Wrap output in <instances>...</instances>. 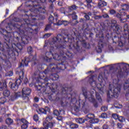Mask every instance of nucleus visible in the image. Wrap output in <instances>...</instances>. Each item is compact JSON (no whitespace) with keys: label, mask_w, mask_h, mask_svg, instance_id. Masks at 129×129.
Returning <instances> with one entry per match:
<instances>
[{"label":"nucleus","mask_w":129,"mask_h":129,"mask_svg":"<svg viewBox=\"0 0 129 129\" xmlns=\"http://www.w3.org/2000/svg\"><path fill=\"white\" fill-rule=\"evenodd\" d=\"M120 14L119 13H117L116 15V18H118V19H119L120 21V22L121 23L123 22L122 21L124 20L123 19V16H125L126 14H125V12H121V10L119 11ZM124 14V15H123Z\"/></svg>","instance_id":"6"},{"label":"nucleus","mask_w":129,"mask_h":129,"mask_svg":"<svg viewBox=\"0 0 129 129\" xmlns=\"http://www.w3.org/2000/svg\"><path fill=\"white\" fill-rule=\"evenodd\" d=\"M14 122V121L13 120V119L9 118L8 119H6V123L7 124H12V123H13V122Z\"/></svg>","instance_id":"19"},{"label":"nucleus","mask_w":129,"mask_h":129,"mask_svg":"<svg viewBox=\"0 0 129 129\" xmlns=\"http://www.w3.org/2000/svg\"><path fill=\"white\" fill-rule=\"evenodd\" d=\"M0 129H7V126L4 125L0 127Z\"/></svg>","instance_id":"44"},{"label":"nucleus","mask_w":129,"mask_h":129,"mask_svg":"<svg viewBox=\"0 0 129 129\" xmlns=\"http://www.w3.org/2000/svg\"><path fill=\"white\" fill-rule=\"evenodd\" d=\"M6 111H7V110L5 108H2L0 110V112L2 114H5V113H6Z\"/></svg>","instance_id":"22"},{"label":"nucleus","mask_w":129,"mask_h":129,"mask_svg":"<svg viewBox=\"0 0 129 129\" xmlns=\"http://www.w3.org/2000/svg\"><path fill=\"white\" fill-rule=\"evenodd\" d=\"M86 2L87 3V4H88L87 5L88 7H89V6H90L89 5V4H90V3H92V0H86Z\"/></svg>","instance_id":"35"},{"label":"nucleus","mask_w":129,"mask_h":129,"mask_svg":"<svg viewBox=\"0 0 129 129\" xmlns=\"http://www.w3.org/2000/svg\"><path fill=\"white\" fill-rule=\"evenodd\" d=\"M76 9H77V7L75 5H73L71 7H69V10H70V11H73V10H76Z\"/></svg>","instance_id":"23"},{"label":"nucleus","mask_w":129,"mask_h":129,"mask_svg":"<svg viewBox=\"0 0 129 129\" xmlns=\"http://www.w3.org/2000/svg\"><path fill=\"white\" fill-rule=\"evenodd\" d=\"M118 65L120 67H123L125 66L126 67H128L129 65L128 64H126L125 63H119Z\"/></svg>","instance_id":"30"},{"label":"nucleus","mask_w":129,"mask_h":129,"mask_svg":"<svg viewBox=\"0 0 129 129\" xmlns=\"http://www.w3.org/2000/svg\"><path fill=\"white\" fill-rule=\"evenodd\" d=\"M126 18H127L128 19H129V15H126Z\"/></svg>","instance_id":"56"},{"label":"nucleus","mask_w":129,"mask_h":129,"mask_svg":"<svg viewBox=\"0 0 129 129\" xmlns=\"http://www.w3.org/2000/svg\"><path fill=\"white\" fill-rule=\"evenodd\" d=\"M120 81L113 80V84L109 85V91L108 95L114 96L115 98L118 97V95L120 93Z\"/></svg>","instance_id":"2"},{"label":"nucleus","mask_w":129,"mask_h":129,"mask_svg":"<svg viewBox=\"0 0 129 129\" xmlns=\"http://www.w3.org/2000/svg\"><path fill=\"white\" fill-rule=\"evenodd\" d=\"M39 111H40L41 113H44V114H46V113H47V111L48 112L50 111V108L48 107H45V109L40 108L39 109Z\"/></svg>","instance_id":"10"},{"label":"nucleus","mask_w":129,"mask_h":129,"mask_svg":"<svg viewBox=\"0 0 129 129\" xmlns=\"http://www.w3.org/2000/svg\"><path fill=\"white\" fill-rule=\"evenodd\" d=\"M52 117L51 116H48L46 119L45 121H44L43 122V125L46 129L50 128L53 127L54 126L55 123H52V122H49V121H51L52 119Z\"/></svg>","instance_id":"4"},{"label":"nucleus","mask_w":129,"mask_h":129,"mask_svg":"<svg viewBox=\"0 0 129 129\" xmlns=\"http://www.w3.org/2000/svg\"><path fill=\"white\" fill-rule=\"evenodd\" d=\"M58 6H62V4L60 2L58 3Z\"/></svg>","instance_id":"54"},{"label":"nucleus","mask_w":129,"mask_h":129,"mask_svg":"<svg viewBox=\"0 0 129 129\" xmlns=\"http://www.w3.org/2000/svg\"><path fill=\"white\" fill-rule=\"evenodd\" d=\"M2 121V118L0 117V122Z\"/></svg>","instance_id":"62"},{"label":"nucleus","mask_w":129,"mask_h":129,"mask_svg":"<svg viewBox=\"0 0 129 129\" xmlns=\"http://www.w3.org/2000/svg\"><path fill=\"white\" fill-rule=\"evenodd\" d=\"M49 26H47L45 29H48Z\"/></svg>","instance_id":"61"},{"label":"nucleus","mask_w":129,"mask_h":129,"mask_svg":"<svg viewBox=\"0 0 129 129\" xmlns=\"http://www.w3.org/2000/svg\"><path fill=\"white\" fill-rule=\"evenodd\" d=\"M101 109L103 111H106L107 110V107H102Z\"/></svg>","instance_id":"34"},{"label":"nucleus","mask_w":129,"mask_h":129,"mask_svg":"<svg viewBox=\"0 0 129 129\" xmlns=\"http://www.w3.org/2000/svg\"><path fill=\"white\" fill-rule=\"evenodd\" d=\"M94 116V114H89L87 115V117L91 119L90 120V122H91V123H97V122H98L99 120L98 118H92V117H93Z\"/></svg>","instance_id":"7"},{"label":"nucleus","mask_w":129,"mask_h":129,"mask_svg":"<svg viewBox=\"0 0 129 129\" xmlns=\"http://www.w3.org/2000/svg\"><path fill=\"white\" fill-rule=\"evenodd\" d=\"M101 117L102 118H106L107 117V115L105 113H103L101 115Z\"/></svg>","instance_id":"27"},{"label":"nucleus","mask_w":129,"mask_h":129,"mask_svg":"<svg viewBox=\"0 0 129 129\" xmlns=\"http://www.w3.org/2000/svg\"><path fill=\"white\" fill-rule=\"evenodd\" d=\"M70 127L71 128H77L78 127V125L77 124H72L70 125Z\"/></svg>","instance_id":"20"},{"label":"nucleus","mask_w":129,"mask_h":129,"mask_svg":"<svg viewBox=\"0 0 129 129\" xmlns=\"http://www.w3.org/2000/svg\"><path fill=\"white\" fill-rule=\"evenodd\" d=\"M117 126H118V128H121L122 127V125H121V124L118 123L117 124Z\"/></svg>","instance_id":"41"},{"label":"nucleus","mask_w":129,"mask_h":129,"mask_svg":"<svg viewBox=\"0 0 129 129\" xmlns=\"http://www.w3.org/2000/svg\"><path fill=\"white\" fill-rule=\"evenodd\" d=\"M52 56L53 57V59H54L55 60H59L58 58L60 56L57 54H55L54 55H52Z\"/></svg>","instance_id":"24"},{"label":"nucleus","mask_w":129,"mask_h":129,"mask_svg":"<svg viewBox=\"0 0 129 129\" xmlns=\"http://www.w3.org/2000/svg\"><path fill=\"white\" fill-rule=\"evenodd\" d=\"M85 19H86V20H89L90 18L89 17V16L86 15L85 16Z\"/></svg>","instance_id":"43"},{"label":"nucleus","mask_w":129,"mask_h":129,"mask_svg":"<svg viewBox=\"0 0 129 129\" xmlns=\"http://www.w3.org/2000/svg\"><path fill=\"white\" fill-rule=\"evenodd\" d=\"M103 18H108V15H107V14H104L103 15Z\"/></svg>","instance_id":"48"},{"label":"nucleus","mask_w":129,"mask_h":129,"mask_svg":"<svg viewBox=\"0 0 129 129\" xmlns=\"http://www.w3.org/2000/svg\"><path fill=\"white\" fill-rule=\"evenodd\" d=\"M54 40H57V38H54Z\"/></svg>","instance_id":"59"},{"label":"nucleus","mask_w":129,"mask_h":129,"mask_svg":"<svg viewBox=\"0 0 129 129\" xmlns=\"http://www.w3.org/2000/svg\"><path fill=\"white\" fill-rule=\"evenodd\" d=\"M50 2H51V3H54V2H55V0H50Z\"/></svg>","instance_id":"55"},{"label":"nucleus","mask_w":129,"mask_h":129,"mask_svg":"<svg viewBox=\"0 0 129 129\" xmlns=\"http://www.w3.org/2000/svg\"><path fill=\"white\" fill-rule=\"evenodd\" d=\"M53 77L55 78L54 79L55 80H57L58 79V78H59V76H58V75H57V74L54 75Z\"/></svg>","instance_id":"36"},{"label":"nucleus","mask_w":129,"mask_h":129,"mask_svg":"<svg viewBox=\"0 0 129 129\" xmlns=\"http://www.w3.org/2000/svg\"><path fill=\"white\" fill-rule=\"evenodd\" d=\"M20 77H22V78L24 77V72L21 71L20 73Z\"/></svg>","instance_id":"37"},{"label":"nucleus","mask_w":129,"mask_h":129,"mask_svg":"<svg viewBox=\"0 0 129 129\" xmlns=\"http://www.w3.org/2000/svg\"><path fill=\"white\" fill-rule=\"evenodd\" d=\"M32 51V47H30L28 48V52H31Z\"/></svg>","instance_id":"51"},{"label":"nucleus","mask_w":129,"mask_h":129,"mask_svg":"<svg viewBox=\"0 0 129 129\" xmlns=\"http://www.w3.org/2000/svg\"><path fill=\"white\" fill-rule=\"evenodd\" d=\"M103 129H108V125L107 124L103 125Z\"/></svg>","instance_id":"38"},{"label":"nucleus","mask_w":129,"mask_h":129,"mask_svg":"<svg viewBox=\"0 0 129 129\" xmlns=\"http://www.w3.org/2000/svg\"><path fill=\"white\" fill-rule=\"evenodd\" d=\"M56 118L58 120H62V117L61 116H58V117H57Z\"/></svg>","instance_id":"45"},{"label":"nucleus","mask_w":129,"mask_h":129,"mask_svg":"<svg viewBox=\"0 0 129 129\" xmlns=\"http://www.w3.org/2000/svg\"><path fill=\"white\" fill-rule=\"evenodd\" d=\"M22 94L24 95H29L31 94V90L28 88H24L22 90Z\"/></svg>","instance_id":"8"},{"label":"nucleus","mask_w":129,"mask_h":129,"mask_svg":"<svg viewBox=\"0 0 129 129\" xmlns=\"http://www.w3.org/2000/svg\"><path fill=\"white\" fill-rule=\"evenodd\" d=\"M72 18L73 20H76L77 19V16L75 13H73L72 15Z\"/></svg>","instance_id":"28"},{"label":"nucleus","mask_w":129,"mask_h":129,"mask_svg":"<svg viewBox=\"0 0 129 129\" xmlns=\"http://www.w3.org/2000/svg\"><path fill=\"white\" fill-rule=\"evenodd\" d=\"M55 25H57V26H61V25H63L62 21H58L56 24H55Z\"/></svg>","instance_id":"31"},{"label":"nucleus","mask_w":129,"mask_h":129,"mask_svg":"<svg viewBox=\"0 0 129 129\" xmlns=\"http://www.w3.org/2000/svg\"><path fill=\"white\" fill-rule=\"evenodd\" d=\"M4 85L3 88H7V85L6 84H4Z\"/></svg>","instance_id":"53"},{"label":"nucleus","mask_w":129,"mask_h":129,"mask_svg":"<svg viewBox=\"0 0 129 129\" xmlns=\"http://www.w3.org/2000/svg\"><path fill=\"white\" fill-rule=\"evenodd\" d=\"M28 66V60L27 59L23 60L21 66L19 67V68H21V67H24V66Z\"/></svg>","instance_id":"14"},{"label":"nucleus","mask_w":129,"mask_h":129,"mask_svg":"<svg viewBox=\"0 0 129 129\" xmlns=\"http://www.w3.org/2000/svg\"><path fill=\"white\" fill-rule=\"evenodd\" d=\"M97 52H98V53H101V48H99V49L97 50Z\"/></svg>","instance_id":"49"},{"label":"nucleus","mask_w":129,"mask_h":129,"mask_svg":"<svg viewBox=\"0 0 129 129\" xmlns=\"http://www.w3.org/2000/svg\"><path fill=\"white\" fill-rule=\"evenodd\" d=\"M61 112H64V111H60V112L58 111L57 110H54L53 112V114L54 115H56V116H58V115H59V114H61Z\"/></svg>","instance_id":"18"},{"label":"nucleus","mask_w":129,"mask_h":129,"mask_svg":"<svg viewBox=\"0 0 129 129\" xmlns=\"http://www.w3.org/2000/svg\"><path fill=\"white\" fill-rule=\"evenodd\" d=\"M95 93L97 99H98V100H99L100 102H101V97H100V95L98 94V93L96 92V91L94 89H93L91 90L90 95H89L88 96H87L86 95H85V96L86 98H88L89 101H90L91 102H93V103H94V102H95V99H94V96L93 95V94H94V93Z\"/></svg>","instance_id":"3"},{"label":"nucleus","mask_w":129,"mask_h":129,"mask_svg":"<svg viewBox=\"0 0 129 129\" xmlns=\"http://www.w3.org/2000/svg\"><path fill=\"white\" fill-rule=\"evenodd\" d=\"M76 121L78 123H84L85 122V119L84 118H78L76 120Z\"/></svg>","instance_id":"15"},{"label":"nucleus","mask_w":129,"mask_h":129,"mask_svg":"<svg viewBox=\"0 0 129 129\" xmlns=\"http://www.w3.org/2000/svg\"><path fill=\"white\" fill-rule=\"evenodd\" d=\"M128 9H129V6L126 4L122 5L121 6L122 11H127V10H128Z\"/></svg>","instance_id":"17"},{"label":"nucleus","mask_w":129,"mask_h":129,"mask_svg":"<svg viewBox=\"0 0 129 129\" xmlns=\"http://www.w3.org/2000/svg\"><path fill=\"white\" fill-rule=\"evenodd\" d=\"M52 20H54V18L53 17L51 18Z\"/></svg>","instance_id":"63"},{"label":"nucleus","mask_w":129,"mask_h":129,"mask_svg":"<svg viewBox=\"0 0 129 129\" xmlns=\"http://www.w3.org/2000/svg\"><path fill=\"white\" fill-rule=\"evenodd\" d=\"M109 12H110V15H114V14H115L116 13L115 11L113 10H111Z\"/></svg>","instance_id":"33"},{"label":"nucleus","mask_w":129,"mask_h":129,"mask_svg":"<svg viewBox=\"0 0 129 129\" xmlns=\"http://www.w3.org/2000/svg\"><path fill=\"white\" fill-rule=\"evenodd\" d=\"M4 45L3 44H2V43L0 42V50H4Z\"/></svg>","instance_id":"39"},{"label":"nucleus","mask_w":129,"mask_h":129,"mask_svg":"<svg viewBox=\"0 0 129 129\" xmlns=\"http://www.w3.org/2000/svg\"><path fill=\"white\" fill-rule=\"evenodd\" d=\"M69 23L67 21H62V25H64V26H67Z\"/></svg>","instance_id":"32"},{"label":"nucleus","mask_w":129,"mask_h":129,"mask_svg":"<svg viewBox=\"0 0 129 129\" xmlns=\"http://www.w3.org/2000/svg\"><path fill=\"white\" fill-rule=\"evenodd\" d=\"M21 121L22 122V123L23 124L22 126H21V128L22 129H26L28 128V124L29 123V122H28V121H27L26 119H21Z\"/></svg>","instance_id":"9"},{"label":"nucleus","mask_w":129,"mask_h":129,"mask_svg":"<svg viewBox=\"0 0 129 129\" xmlns=\"http://www.w3.org/2000/svg\"><path fill=\"white\" fill-rule=\"evenodd\" d=\"M117 77H118H118H120V75H118V76H117Z\"/></svg>","instance_id":"60"},{"label":"nucleus","mask_w":129,"mask_h":129,"mask_svg":"<svg viewBox=\"0 0 129 129\" xmlns=\"http://www.w3.org/2000/svg\"><path fill=\"white\" fill-rule=\"evenodd\" d=\"M46 36H49V34H46Z\"/></svg>","instance_id":"64"},{"label":"nucleus","mask_w":129,"mask_h":129,"mask_svg":"<svg viewBox=\"0 0 129 129\" xmlns=\"http://www.w3.org/2000/svg\"><path fill=\"white\" fill-rule=\"evenodd\" d=\"M33 119L35 121H38V120H39V116L38 115H34L33 116Z\"/></svg>","instance_id":"26"},{"label":"nucleus","mask_w":129,"mask_h":129,"mask_svg":"<svg viewBox=\"0 0 129 129\" xmlns=\"http://www.w3.org/2000/svg\"><path fill=\"white\" fill-rule=\"evenodd\" d=\"M23 44H27V42H23Z\"/></svg>","instance_id":"58"},{"label":"nucleus","mask_w":129,"mask_h":129,"mask_svg":"<svg viewBox=\"0 0 129 129\" xmlns=\"http://www.w3.org/2000/svg\"><path fill=\"white\" fill-rule=\"evenodd\" d=\"M126 70L127 71L125 72V73H126V74H129V70L127 69Z\"/></svg>","instance_id":"52"},{"label":"nucleus","mask_w":129,"mask_h":129,"mask_svg":"<svg viewBox=\"0 0 129 129\" xmlns=\"http://www.w3.org/2000/svg\"><path fill=\"white\" fill-rule=\"evenodd\" d=\"M34 101H35V102H38V101H39V98H38L37 97H35L34 98Z\"/></svg>","instance_id":"47"},{"label":"nucleus","mask_w":129,"mask_h":129,"mask_svg":"<svg viewBox=\"0 0 129 129\" xmlns=\"http://www.w3.org/2000/svg\"><path fill=\"white\" fill-rule=\"evenodd\" d=\"M20 92L18 93H14L11 96V100H15V99H17V97L21 96Z\"/></svg>","instance_id":"11"},{"label":"nucleus","mask_w":129,"mask_h":129,"mask_svg":"<svg viewBox=\"0 0 129 129\" xmlns=\"http://www.w3.org/2000/svg\"><path fill=\"white\" fill-rule=\"evenodd\" d=\"M119 46H120V47L123 46V43H122V42L121 41H120L119 42Z\"/></svg>","instance_id":"46"},{"label":"nucleus","mask_w":129,"mask_h":129,"mask_svg":"<svg viewBox=\"0 0 129 129\" xmlns=\"http://www.w3.org/2000/svg\"><path fill=\"white\" fill-rule=\"evenodd\" d=\"M7 46V48H9V49H10V50H11V51H13V50H14V47H11L9 46V45H8V44H6Z\"/></svg>","instance_id":"42"},{"label":"nucleus","mask_w":129,"mask_h":129,"mask_svg":"<svg viewBox=\"0 0 129 129\" xmlns=\"http://www.w3.org/2000/svg\"><path fill=\"white\" fill-rule=\"evenodd\" d=\"M94 107H97V106L96 105H95V104H94Z\"/></svg>","instance_id":"57"},{"label":"nucleus","mask_w":129,"mask_h":129,"mask_svg":"<svg viewBox=\"0 0 129 129\" xmlns=\"http://www.w3.org/2000/svg\"><path fill=\"white\" fill-rule=\"evenodd\" d=\"M11 94V92L9 90H5L3 92V95L4 96H6V97H8V96H10V95Z\"/></svg>","instance_id":"16"},{"label":"nucleus","mask_w":129,"mask_h":129,"mask_svg":"<svg viewBox=\"0 0 129 129\" xmlns=\"http://www.w3.org/2000/svg\"><path fill=\"white\" fill-rule=\"evenodd\" d=\"M118 119L121 122H123V121L125 120L124 118H123L122 116L118 117Z\"/></svg>","instance_id":"25"},{"label":"nucleus","mask_w":129,"mask_h":129,"mask_svg":"<svg viewBox=\"0 0 129 129\" xmlns=\"http://www.w3.org/2000/svg\"><path fill=\"white\" fill-rule=\"evenodd\" d=\"M123 89L125 90L127 93H129V83L127 82H125L123 85Z\"/></svg>","instance_id":"12"},{"label":"nucleus","mask_w":129,"mask_h":129,"mask_svg":"<svg viewBox=\"0 0 129 129\" xmlns=\"http://www.w3.org/2000/svg\"><path fill=\"white\" fill-rule=\"evenodd\" d=\"M6 101H7V99L5 97L0 99V103L1 104H3V103H5Z\"/></svg>","instance_id":"21"},{"label":"nucleus","mask_w":129,"mask_h":129,"mask_svg":"<svg viewBox=\"0 0 129 129\" xmlns=\"http://www.w3.org/2000/svg\"><path fill=\"white\" fill-rule=\"evenodd\" d=\"M22 81L20 79L17 80L15 82V83H13L12 82L9 83V86L11 89L13 90L16 91L18 90L19 88V85L21 84Z\"/></svg>","instance_id":"5"},{"label":"nucleus","mask_w":129,"mask_h":129,"mask_svg":"<svg viewBox=\"0 0 129 129\" xmlns=\"http://www.w3.org/2000/svg\"><path fill=\"white\" fill-rule=\"evenodd\" d=\"M103 76H104V74H100L99 77L98 78V80L100 82V84H96V82H95V79L96 78L95 76H93L90 78V81H92L91 83V86L94 89H97L98 91L100 92L101 94L103 93V89H102L103 86L105 85V83H106V80L107 79L103 78Z\"/></svg>","instance_id":"1"},{"label":"nucleus","mask_w":129,"mask_h":129,"mask_svg":"<svg viewBox=\"0 0 129 129\" xmlns=\"http://www.w3.org/2000/svg\"><path fill=\"white\" fill-rule=\"evenodd\" d=\"M75 110L76 111V112H78L79 111V107H75Z\"/></svg>","instance_id":"40"},{"label":"nucleus","mask_w":129,"mask_h":129,"mask_svg":"<svg viewBox=\"0 0 129 129\" xmlns=\"http://www.w3.org/2000/svg\"><path fill=\"white\" fill-rule=\"evenodd\" d=\"M107 4L106 2H104V1H100V2L99 3L98 5V8H99V9H100L101 8H103V7H105V6H106Z\"/></svg>","instance_id":"13"},{"label":"nucleus","mask_w":129,"mask_h":129,"mask_svg":"<svg viewBox=\"0 0 129 129\" xmlns=\"http://www.w3.org/2000/svg\"><path fill=\"white\" fill-rule=\"evenodd\" d=\"M112 117H113L114 118V119H118V115H117L116 114H113Z\"/></svg>","instance_id":"29"},{"label":"nucleus","mask_w":129,"mask_h":129,"mask_svg":"<svg viewBox=\"0 0 129 129\" xmlns=\"http://www.w3.org/2000/svg\"><path fill=\"white\" fill-rule=\"evenodd\" d=\"M13 72H10L9 73V76H13Z\"/></svg>","instance_id":"50"}]
</instances>
